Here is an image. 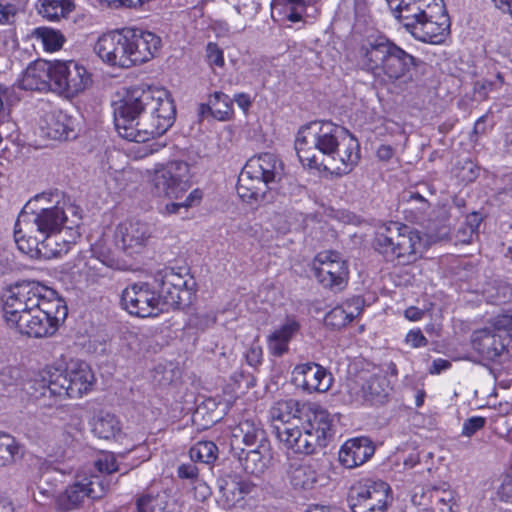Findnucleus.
<instances>
[{
	"mask_svg": "<svg viewBox=\"0 0 512 512\" xmlns=\"http://www.w3.org/2000/svg\"><path fill=\"white\" fill-rule=\"evenodd\" d=\"M115 128L120 137L145 143L163 135L174 123L176 110L164 88L134 87L113 102Z\"/></svg>",
	"mask_w": 512,
	"mask_h": 512,
	"instance_id": "1",
	"label": "nucleus"
},
{
	"mask_svg": "<svg viewBox=\"0 0 512 512\" xmlns=\"http://www.w3.org/2000/svg\"><path fill=\"white\" fill-rule=\"evenodd\" d=\"M3 313L9 327L41 338L57 331L67 316V308L53 289L38 282H24L6 290Z\"/></svg>",
	"mask_w": 512,
	"mask_h": 512,
	"instance_id": "2",
	"label": "nucleus"
},
{
	"mask_svg": "<svg viewBox=\"0 0 512 512\" xmlns=\"http://www.w3.org/2000/svg\"><path fill=\"white\" fill-rule=\"evenodd\" d=\"M295 149L300 162L309 168L325 169L336 175L348 174L360 159L358 140L344 127L330 121L302 126Z\"/></svg>",
	"mask_w": 512,
	"mask_h": 512,
	"instance_id": "3",
	"label": "nucleus"
},
{
	"mask_svg": "<svg viewBox=\"0 0 512 512\" xmlns=\"http://www.w3.org/2000/svg\"><path fill=\"white\" fill-rule=\"evenodd\" d=\"M81 216L77 208L65 200H59L58 193H41L31 198L24 206L15 224V243L21 239H37L52 232L78 227Z\"/></svg>",
	"mask_w": 512,
	"mask_h": 512,
	"instance_id": "4",
	"label": "nucleus"
},
{
	"mask_svg": "<svg viewBox=\"0 0 512 512\" xmlns=\"http://www.w3.org/2000/svg\"><path fill=\"white\" fill-rule=\"evenodd\" d=\"M161 38L141 29L123 28L102 34L94 51L105 64L118 68H130L145 63L159 52Z\"/></svg>",
	"mask_w": 512,
	"mask_h": 512,
	"instance_id": "5",
	"label": "nucleus"
},
{
	"mask_svg": "<svg viewBox=\"0 0 512 512\" xmlns=\"http://www.w3.org/2000/svg\"><path fill=\"white\" fill-rule=\"evenodd\" d=\"M393 15L422 42L440 44L450 31L442 0H386Z\"/></svg>",
	"mask_w": 512,
	"mask_h": 512,
	"instance_id": "6",
	"label": "nucleus"
},
{
	"mask_svg": "<svg viewBox=\"0 0 512 512\" xmlns=\"http://www.w3.org/2000/svg\"><path fill=\"white\" fill-rule=\"evenodd\" d=\"M32 388L39 396L47 395L80 398L87 394L95 383L90 366L81 360H69L63 369L47 367L31 380Z\"/></svg>",
	"mask_w": 512,
	"mask_h": 512,
	"instance_id": "7",
	"label": "nucleus"
},
{
	"mask_svg": "<svg viewBox=\"0 0 512 512\" xmlns=\"http://www.w3.org/2000/svg\"><path fill=\"white\" fill-rule=\"evenodd\" d=\"M284 174L281 159L269 152L251 157L245 164L237 184V194L247 203L268 201L267 194Z\"/></svg>",
	"mask_w": 512,
	"mask_h": 512,
	"instance_id": "8",
	"label": "nucleus"
},
{
	"mask_svg": "<svg viewBox=\"0 0 512 512\" xmlns=\"http://www.w3.org/2000/svg\"><path fill=\"white\" fill-rule=\"evenodd\" d=\"M375 246L387 260L409 264L421 256L425 243L419 231L399 222H390L378 229Z\"/></svg>",
	"mask_w": 512,
	"mask_h": 512,
	"instance_id": "9",
	"label": "nucleus"
},
{
	"mask_svg": "<svg viewBox=\"0 0 512 512\" xmlns=\"http://www.w3.org/2000/svg\"><path fill=\"white\" fill-rule=\"evenodd\" d=\"M146 173L151 192L158 198L178 200L191 186V167L183 160L158 162Z\"/></svg>",
	"mask_w": 512,
	"mask_h": 512,
	"instance_id": "10",
	"label": "nucleus"
},
{
	"mask_svg": "<svg viewBox=\"0 0 512 512\" xmlns=\"http://www.w3.org/2000/svg\"><path fill=\"white\" fill-rule=\"evenodd\" d=\"M152 235L150 224L140 220L126 219L114 228L105 230L101 240L107 251L117 248L129 256H134L145 251Z\"/></svg>",
	"mask_w": 512,
	"mask_h": 512,
	"instance_id": "11",
	"label": "nucleus"
},
{
	"mask_svg": "<svg viewBox=\"0 0 512 512\" xmlns=\"http://www.w3.org/2000/svg\"><path fill=\"white\" fill-rule=\"evenodd\" d=\"M393 500V491L383 480L362 479L353 484L349 493L353 512H386Z\"/></svg>",
	"mask_w": 512,
	"mask_h": 512,
	"instance_id": "12",
	"label": "nucleus"
},
{
	"mask_svg": "<svg viewBox=\"0 0 512 512\" xmlns=\"http://www.w3.org/2000/svg\"><path fill=\"white\" fill-rule=\"evenodd\" d=\"M80 237L78 227L68 226L58 232H52L43 237L23 240L16 243L18 249L30 258L52 259L67 254L72 244Z\"/></svg>",
	"mask_w": 512,
	"mask_h": 512,
	"instance_id": "13",
	"label": "nucleus"
},
{
	"mask_svg": "<svg viewBox=\"0 0 512 512\" xmlns=\"http://www.w3.org/2000/svg\"><path fill=\"white\" fill-rule=\"evenodd\" d=\"M160 283V302L163 311L189 305L194 295L195 282L188 273L182 274L173 268H165L156 276Z\"/></svg>",
	"mask_w": 512,
	"mask_h": 512,
	"instance_id": "14",
	"label": "nucleus"
},
{
	"mask_svg": "<svg viewBox=\"0 0 512 512\" xmlns=\"http://www.w3.org/2000/svg\"><path fill=\"white\" fill-rule=\"evenodd\" d=\"M92 73L74 60L52 63V86L67 97H75L92 86Z\"/></svg>",
	"mask_w": 512,
	"mask_h": 512,
	"instance_id": "15",
	"label": "nucleus"
},
{
	"mask_svg": "<svg viewBox=\"0 0 512 512\" xmlns=\"http://www.w3.org/2000/svg\"><path fill=\"white\" fill-rule=\"evenodd\" d=\"M121 306L130 315L140 318L154 317L163 312L159 295L144 282L131 284L122 291Z\"/></svg>",
	"mask_w": 512,
	"mask_h": 512,
	"instance_id": "16",
	"label": "nucleus"
},
{
	"mask_svg": "<svg viewBox=\"0 0 512 512\" xmlns=\"http://www.w3.org/2000/svg\"><path fill=\"white\" fill-rule=\"evenodd\" d=\"M315 277L325 287L341 289L348 279L346 261L336 251L318 253L312 263Z\"/></svg>",
	"mask_w": 512,
	"mask_h": 512,
	"instance_id": "17",
	"label": "nucleus"
},
{
	"mask_svg": "<svg viewBox=\"0 0 512 512\" xmlns=\"http://www.w3.org/2000/svg\"><path fill=\"white\" fill-rule=\"evenodd\" d=\"M105 492L102 481L97 475L77 474L74 483L56 497V504L62 510L77 508L85 498H101Z\"/></svg>",
	"mask_w": 512,
	"mask_h": 512,
	"instance_id": "18",
	"label": "nucleus"
},
{
	"mask_svg": "<svg viewBox=\"0 0 512 512\" xmlns=\"http://www.w3.org/2000/svg\"><path fill=\"white\" fill-rule=\"evenodd\" d=\"M392 42L383 37H368L356 44L352 58L356 65L376 77Z\"/></svg>",
	"mask_w": 512,
	"mask_h": 512,
	"instance_id": "19",
	"label": "nucleus"
},
{
	"mask_svg": "<svg viewBox=\"0 0 512 512\" xmlns=\"http://www.w3.org/2000/svg\"><path fill=\"white\" fill-rule=\"evenodd\" d=\"M415 66L416 58L392 43L376 78L390 83H407L412 81L411 72Z\"/></svg>",
	"mask_w": 512,
	"mask_h": 512,
	"instance_id": "20",
	"label": "nucleus"
},
{
	"mask_svg": "<svg viewBox=\"0 0 512 512\" xmlns=\"http://www.w3.org/2000/svg\"><path fill=\"white\" fill-rule=\"evenodd\" d=\"M293 383L302 390L324 393L333 383V377L324 367L316 363L296 365L292 370Z\"/></svg>",
	"mask_w": 512,
	"mask_h": 512,
	"instance_id": "21",
	"label": "nucleus"
},
{
	"mask_svg": "<svg viewBox=\"0 0 512 512\" xmlns=\"http://www.w3.org/2000/svg\"><path fill=\"white\" fill-rule=\"evenodd\" d=\"M510 343V337L496 333L488 326L475 330L471 335L472 348L487 360H495L504 355Z\"/></svg>",
	"mask_w": 512,
	"mask_h": 512,
	"instance_id": "22",
	"label": "nucleus"
},
{
	"mask_svg": "<svg viewBox=\"0 0 512 512\" xmlns=\"http://www.w3.org/2000/svg\"><path fill=\"white\" fill-rule=\"evenodd\" d=\"M319 473L314 464L308 461L293 460L288 463L284 479L296 492H308L316 488Z\"/></svg>",
	"mask_w": 512,
	"mask_h": 512,
	"instance_id": "23",
	"label": "nucleus"
},
{
	"mask_svg": "<svg viewBox=\"0 0 512 512\" xmlns=\"http://www.w3.org/2000/svg\"><path fill=\"white\" fill-rule=\"evenodd\" d=\"M74 121L62 110L45 112L38 122V133L51 140H66L73 133Z\"/></svg>",
	"mask_w": 512,
	"mask_h": 512,
	"instance_id": "24",
	"label": "nucleus"
},
{
	"mask_svg": "<svg viewBox=\"0 0 512 512\" xmlns=\"http://www.w3.org/2000/svg\"><path fill=\"white\" fill-rule=\"evenodd\" d=\"M303 429L314 438L317 447L326 446L327 439L332 435L333 419L330 413L318 406L311 407L305 415Z\"/></svg>",
	"mask_w": 512,
	"mask_h": 512,
	"instance_id": "25",
	"label": "nucleus"
},
{
	"mask_svg": "<svg viewBox=\"0 0 512 512\" xmlns=\"http://www.w3.org/2000/svg\"><path fill=\"white\" fill-rule=\"evenodd\" d=\"M300 423L301 427L298 423L287 427H277L276 436L288 450H292L295 453L311 454L316 450L317 446L314 438L303 429V423Z\"/></svg>",
	"mask_w": 512,
	"mask_h": 512,
	"instance_id": "26",
	"label": "nucleus"
},
{
	"mask_svg": "<svg viewBox=\"0 0 512 512\" xmlns=\"http://www.w3.org/2000/svg\"><path fill=\"white\" fill-rule=\"evenodd\" d=\"M374 452L375 447L369 438H352L342 445L339 451V461L346 468H355L368 461Z\"/></svg>",
	"mask_w": 512,
	"mask_h": 512,
	"instance_id": "27",
	"label": "nucleus"
},
{
	"mask_svg": "<svg viewBox=\"0 0 512 512\" xmlns=\"http://www.w3.org/2000/svg\"><path fill=\"white\" fill-rule=\"evenodd\" d=\"M52 63L36 61L23 72L18 84L24 90H43L52 86Z\"/></svg>",
	"mask_w": 512,
	"mask_h": 512,
	"instance_id": "28",
	"label": "nucleus"
},
{
	"mask_svg": "<svg viewBox=\"0 0 512 512\" xmlns=\"http://www.w3.org/2000/svg\"><path fill=\"white\" fill-rule=\"evenodd\" d=\"M300 324L294 318H287L286 321L275 328L268 336L267 348L270 354L280 357L289 350V343L299 332Z\"/></svg>",
	"mask_w": 512,
	"mask_h": 512,
	"instance_id": "29",
	"label": "nucleus"
},
{
	"mask_svg": "<svg viewBox=\"0 0 512 512\" xmlns=\"http://www.w3.org/2000/svg\"><path fill=\"white\" fill-rule=\"evenodd\" d=\"M300 404L295 399L279 400L270 408L269 415L273 429L277 433V427H287L300 423Z\"/></svg>",
	"mask_w": 512,
	"mask_h": 512,
	"instance_id": "30",
	"label": "nucleus"
},
{
	"mask_svg": "<svg viewBox=\"0 0 512 512\" xmlns=\"http://www.w3.org/2000/svg\"><path fill=\"white\" fill-rule=\"evenodd\" d=\"M255 485L246 479L234 477L226 480L220 487L221 501L225 509H230L241 502L244 497L253 492Z\"/></svg>",
	"mask_w": 512,
	"mask_h": 512,
	"instance_id": "31",
	"label": "nucleus"
},
{
	"mask_svg": "<svg viewBox=\"0 0 512 512\" xmlns=\"http://www.w3.org/2000/svg\"><path fill=\"white\" fill-rule=\"evenodd\" d=\"M240 442L246 446L268 444L264 430L253 420L241 421L232 429V445Z\"/></svg>",
	"mask_w": 512,
	"mask_h": 512,
	"instance_id": "32",
	"label": "nucleus"
},
{
	"mask_svg": "<svg viewBox=\"0 0 512 512\" xmlns=\"http://www.w3.org/2000/svg\"><path fill=\"white\" fill-rule=\"evenodd\" d=\"M360 312V300L351 299L329 311L325 317V322L327 325L339 329L352 322Z\"/></svg>",
	"mask_w": 512,
	"mask_h": 512,
	"instance_id": "33",
	"label": "nucleus"
},
{
	"mask_svg": "<svg viewBox=\"0 0 512 512\" xmlns=\"http://www.w3.org/2000/svg\"><path fill=\"white\" fill-rule=\"evenodd\" d=\"M92 432L101 439H118L122 435L120 420L111 413L100 412L91 422Z\"/></svg>",
	"mask_w": 512,
	"mask_h": 512,
	"instance_id": "34",
	"label": "nucleus"
},
{
	"mask_svg": "<svg viewBox=\"0 0 512 512\" xmlns=\"http://www.w3.org/2000/svg\"><path fill=\"white\" fill-rule=\"evenodd\" d=\"M174 506L164 491H148L136 501L137 512H174Z\"/></svg>",
	"mask_w": 512,
	"mask_h": 512,
	"instance_id": "35",
	"label": "nucleus"
},
{
	"mask_svg": "<svg viewBox=\"0 0 512 512\" xmlns=\"http://www.w3.org/2000/svg\"><path fill=\"white\" fill-rule=\"evenodd\" d=\"M432 504L428 511L458 512L457 493L446 485L432 487Z\"/></svg>",
	"mask_w": 512,
	"mask_h": 512,
	"instance_id": "36",
	"label": "nucleus"
},
{
	"mask_svg": "<svg viewBox=\"0 0 512 512\" xmlns=\"http://www.w3.org/2000/svg\"><path fill=\"white\" fill-rule=\"evenodd\" d=\"M39 470L43 471L40 476V480L38 483V491L45 498H53L56 500L59 476H61V472L57 469L51 467L48 461L39 459Z\"/></svg>",
	"mask_w": 512,
	"mask_h": 512,
	"instance_id": "37",
	"label": "nucleus"
},
{
	"mask_svg": "<svg viewBox=\"0 0 512 512\" xmlns=\"http://www.w3.org/2000/svg\"><path fill=\"white\" fill-rule=\"evenodd\" d=\"M74 9L73 0H39L38 12L49 21L66 18Z\"/></svg>",
	"mask_w": 512,
	"mask_h": 512,
	"instance_id": "38",
	"label": "nucleus"
},
{
	"mask_svg": "<svg viewBox=\"0 0 512 512\" xmlns=\"http://www.w3.org/2000/svg\"><path fill=\"white\" fill-rule=\"evenodd\" d=\"M269 462L268 444L258 445L255 449L249 450L244 459V469L254 475L262 474Z\"/></svg>",
	"mask_w": 512,
	"mask_h": 512,
	"instance_id": "39",
	"label": "nucleus"
},
{
	"mask_svg": "<svg viewBox=\"0 0 512 512\" xmlns=\"http://www.w3.org/2000/svg\"><path fill=\"white\" fill-rule=\"evenodd\" d=\"M32 35L43 49L50 53L60 50L66 41L59 30L50 27H38L34 29Z\"/></svg>",
	"mask_w": 512,
	"mask_h": 512,
	"instance_id": "40",
	"label": "nucleus"
},
{
	"mask_svg": "<svg viewBox=\"0 0 512 512\" xmlns=\"http://www.w3.org/2000/svg\"><path fill=\"white\" fill-rule=\"evenodd\" d=\"M210 103L213 105V117L218 121H227L233 115V102L223 92H214L210 95Z\"/></svg>",
	"mask_w": 512,
	"mask_h": 512,
	"instance_id": "41",
	"label": "nucleus"
},
{
	"mask_svg": "<svg viewBox=\"0 0 512 512\" xmlns=\"http://www.w3.org/2000/svg\"><path fill=\"white\" fill-rule=\"evenodd\" d=\"M481 217L478 213H471L466 217L465 223L458 229L456 240L462 244H469L478 237L481 224Z\"/></svg>",
	"mask_w": 512,
	"mask_h": 512,
	"instance_id": "42",
	"label": "nucleus"
},
{
	"mask_svg": "<svg viewBox=\"0 0 512 512\" xmlns=\"http://www.w3.org/2000/svg\"><path fill=\"white\" fill-rule=\"evenodd\" d=\"M217 453V446L212 441H199L194 444L189 451L192 461H199L206 464L215 461Z\"/></svg>",
	"mask_w": 512,
	"mask_h": 512,
	"instance_id": "43",
	"label": "nucleus"
},
{
	"mask_svg": "<svg viewBox=\"0 0 512 512\" xmlns=\"http://www.w3.org/2000/svg\"><path fill=\"white\" fill-rule=\"evenodd\" d=\"M19 452V446L15 439L8 434H2L0 441V458L1 465H6L14 461L15 456Z\"/></svg>",
	"mask_w": 512,
	"mask_h": 512,
	"instance_id": "44",
	"label": "nucleus"
},
{
	"mask_svg": "<svg viewBox=\"0 0 512 512\" xmlns=\"http://www.w3.org/2000/svg\"><path fill=\"white\" fill-rule=\"evenodd\" d=\"M432 487L417 486L413 489L411 494V501L415 506L423 508V511H428L432 504Z\"/></svg>",
	"mask_w": 512,
	"mask_h": 512,
	"instance_id": "45",
	"label": "nucleus"
},
{
	"mask_svg": "<svg viewBox=\"0 0 512 512\" xmlns=\"http://www.w3.org/2000/svg\"><path fill=\"white\" fill-rule=\"evenodd\" d=\"M488 327L496 333H502V335H507L511 338L510 333L512 331V314L504 313L495 316L489 322Z\"/></svg>",
	"mask_w": 512,
	"mask_h": 512,
	"instance_id": "46",
	"label": "nucleus"
},
{
	"mask_svg": "<svg viewBox=\"0 0 512 512\" xmlns=\"http://www.w3.org/2000/svg\"><path fill=\"white\" fill-rule=\"evenodd\" d=\"M206 60L210 67L223 68L225 58L223 50L214 42L206 45Z\"/></svg>",
	"mask_w": 512,
	"mask_h": 512,
	"instance_id": "47",
	"label": "nucleus"
},
{
	"mask_svg": "<svg viewBox=\"0 0 512 512\" xmlns=\"http://www.w3.org/2000/svg\"><path fill=\"white\" fill-rule=\"evenodd\" d=\"M95 467L101 473H113L118 470L117 462L113 454L106 453L98 457Z\"/></svg>",
	"mask_w": 512,
	"mask_h": 512,
	"instance_id": "48",
	"label": "nucleus"
},
{
	"mask_svg": "<svg viewBox=\"0 0 512 512\" xmlns=\"http://www.w3.org/2000/svg\"><path fill=\"white\" fill-rule=\"evenodd\" d=\"M486 423V419L481 416H473L462 425V435L465 437L473 436L477 431L481 430Z\"/></svg>",
	"mask_w": 512,
	"mask_h": 512,
	"instance_id": "49",
	"label": "nucleus"
},
{
	"mask_svg": "<svg viewBox=\"0 0 512 512\" xmlns=\"http://www.w3.org/2000/svg\"><path fill=\"white\" fill-rule=\"evenodd\" d=\"M20 380V371L16 367H5L0 371V383L5 386L17 385Z\"/></svg>",
	"mask_w": 512,
	"mask_h": 512,
	"instance_id": "50",
	"label": "nucleus"
},
{
	"mask_svg": "<svg viewBox=\"0 0 512 512\" xmlns=\"http://www.w3.org/2000/svg\"><path fill=\"white\" fill-rule=\"evenodd\" d=\"M17 100L14 87L0 85V116L4 113L6 107H9Z\"/></svg>",
	"mask_w": 512,
	"mask_h": 512,
	"instance_id": "51",
	"label": "nucleus"
},
{
	"mask_svg": "<svg viewBox=\"0 0 512 512\" xmlns=\"http://www.w3.org/2000/svg\"><path fill=\"white\" fill-rule=\"evenodd\" d=\"M497 494L502 500L512 502V471L502 476Z\"/></svg>",
	"mask_w": 512,
	"mask_h": 512,
	"instance_id": "52",
	"label": "nucleus"
},
{
	"mask_svg": "<svg viewBox=\"0 0 512 512\" xmlns=\"http://www.w3.org/2000/svg\"><path fill=\"white\" fill-rule=\"evenodd\" d=\"M405 342L412 348L425 347L428 340L419 328L411 329L405 337Z\"/></svg>",
	"mask_w": 512,
	"mask_h": 512,
	"instance_id": "53",
	"label": "nucleus"
},
{
	"mask_svg": "<svg viewBox=\"0 0 512 512\" xmlns=\"http://www.w3.org/2000/svg\"><path fill=\"white\" fill-rule=\"evenodd\" d=\"M263 359V350L258 342H254L246 352L247 363L252 366H258Z\"/></svg>",
	"mask_w": 512,
	"mask_h": 512,
	"instance_id": "54",
	"label": "nucleus"
},
{
	"mask_svg": "<svg viewBox=\"0 0 512 512\" xmlns=\"http://www.w3.org/2000/svg\"><path fill=\"white\" fill-rule=\"evenodd\" d=\"M17 13V8L11 3L0 2V24L9 23Z\"/></svg>",
	"mask_w": 512,
	"mask_h": 512,
	"instance_id": "55",
	"label": "nucleus"
},
{
	"mask_svg": "<svg viewBox=\"0 0 512 512\" xmlns=\"http://www.w3.org/2000/svg\"><path fill=\"white\" fill-rule=\"evenodd\" d=\"M202 197V191L200 189H194L188 194L185 200L181 202V205L186 210L198 206L202 200Z\"/></svg>",
	"mask_w": 512,
	"mask_h": 512,
	"instance_id": "56",
	"label": "nucleus"
},
{
	"mask_svg": "<svg viewBox=\"0 0 512 512\" xmlns=\"http://www.w3.org/2000/svg\"><path fill=\"white\" fill-rule=\"evenodd\" d=\"M193 490L195 498L199 501H204L211 495L210 487L205 482L200 481L198 479L195 480Z\"/></svg>",
	"mask_w": 512,
	"mask_h": 512,
	"instance_id": "57",
	"label": "nucleus"
},
{
	"mask_svg": "<svg viewBox=\"0 0 512 512\" xmlns=\"http://www.w3.org/2000/svg\"><path fill=\"white\" fill-rule=\"evenodd\" d=\"M178 476L183 479L197 480L198 469L194 464H182L178 467Z\"/></svg>",
	"mask_w": 512,
	"mask_h": 512,
	"instance_id": "58",
	"label": "nucleus"
},
{
	"mask_svg": "<svg viewBox=\"0 0 512 512\" xmlns=\"http://www.w3.org/2000/svg\"><path fill=\"white\" fill-rule=\"evenodd\" d=\"M183 208L181 202H168L159 208V213L162 216H171L179 213V210Z\"/></svg>",
	"mask_w": 512,
	"mask_h": 512,
	"instance_id": "59",
	"label": "nucleus"
},
{
	"mask_svg": "<svg viewBox=\"0 0 512 512\" xmlns=\"http://www.w3.org/2000/svg\"><path fill=\"white\" fill-rule=\"evenodd\" d=\"M344 1L348 6H351L354 9V12L357 16L365 15L367 8H368L367 0H344Z\"/></svg>",
	"mask_w": 512,
	"mask_h": 512,
	"instance_id": "60",
	"label": "nucleus"
},
{
	"mask_svg": "<svg viewBox=\"0 0 512 512\" xmlns=\"http://www.w3.org/2000/svg\"><path fill=\"white\" fill-rule=\"evenodd\" d=\"M450 366H451V363L448 360L442 359V358H437L432 362L429 372L431 374H440L441 372L449 369Z\"/></svg>",
	"mask_w": 512,
	"mask_h": 512,
	"instance_id": "61",
	"label": "nucleus"
},
{
	"mask_svg": "<svg viewBox=\"0 0 512 512\" xmlns=\"http://www.w3.org/2000/svg\"><path fill=\"white\" fill-rule=\"evenodd\" d=\"M404 316L407 320L411 322H416L420 321L423 318L424 311L417 307L411 306L404 311Z\"/></svg>",
	"mask_w": 512,
	"mask_h": 512,
	"instance_id": "62",
	"label": "nucleus"
},
{
	"mask_svg": "<svg viewBox=\"0 0 512 512\" xmlns=\"http://www.w3.org/2000/svg\"><path fill=\"white\" fill-rule=\"evenodd\" d=\"M394 156V149L390 145H381L377 149V157L382 161H388Z\"/></svg>",
	"mask_w": 512,
	"mask_h": 512,
	"instance_id": "63",
	"label": "nucleus"
},
{
	"mask_svg": "<svg viewBox=\"0 0 512 512\" xmlns=\"http://www.w3.org/2000/svg\"><path fill=\"white\" fill-rule=\"evenodd\" d=\"M234 101L243 111H247L251 106L250 97L245 93L236 94L234 97Z\"/></svg>",
	"mask_w": 512,
	"mask_h": 512,
	"instance_id": "64",
	"label": "nucleus"
}]
</instances>
